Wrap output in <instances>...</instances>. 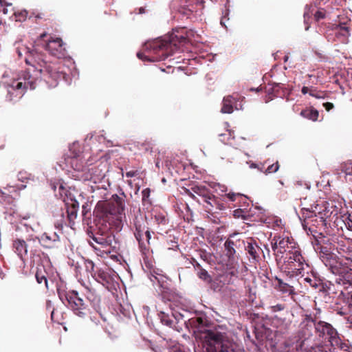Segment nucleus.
I'll return each mask as SVG.
<instances>
[{"label":"nucleus","mask_w":352,"mask_h":352,"mask_svg":"<svg viewBox=\"0 0 352 352\" xmlns=\"http://www.w3.org/2000/svg\"><path fill=\"white\" fill-rule=\"evenodd\" d=\"M138 175V170H130V171H127L126 173V176L127 177H135Z\"/></svg>","instance_id":"nucleus-62"},{"label":"nucleus","mask_w":352,"mask_h":352,"mask_svg":"<svg viewBox=\"0 0 352 352\" xmlns=\"http://www.w3.org/2000/svg\"><path fill=\"white\" fill-rule=\"evenodd\" d=\"M318 205L311 206L310 208L302 207L301 209L303 218L302 226L305 229L307 226L318 227L325 224V214L318 210ZM311 230V228H309Z\"/></svg>","instance_id":"nucleus-10"},{"label":"nucleus","mask_w":352,"mask_h":352,"mask_svg":"<svg viewBox=\"0 0 352 352\" xmlns=\"http://www.w3.org/2000/svg\"><path fill=\"white\" fill-rule=\"evenodd\" d=\"M300 115L305 118L316 121L318 118L319 113L316 109L311 107L302 110Z\"/></svg>","instance_id":"nucleus-33"},{"label":"nucleus","mask_w":352,"mask_h":352,"mask_svg":"<svg viewBox=\"0 0 352 352\" xmlns=\"http://www.w3.org/2000/svg\"><path fill=\"white\" fill-rule=\"evenodd\" d=\"M37 41L31 51H29V54L25 58L26 64L32 67V72L34 73L32 77H34L38 80V76L41 78L43 71V65L44 63V55L43 54V45L38 44Z\"/></svg>","instance_id":"nucleus-9"},{"label":"nucleus","mask_w":352,"mask_h":352,"mask_svg":"<svg viewBox=\"0 0 352 352\" xmlns=\"http://www.w3.org/2000/svg\"><path fill=\"white\" fill-rule=\"evenodd\" d=\"M323 106L327 111H329L334 107L333 104L331 102H324L323 104Z\"/></svg>","instance_id":"nucleus-58"},{"label":"nucleus","mask_w":352,"mask_h":352,"mask_svg":"<svg viewBox=\"0 0 352 352\" xmlns=\"http://www.w3.org/2000/svg\"><path fill=\"white\" fill-rule=\"evenodd\" d=\"M154 219L155 222L159 227L164 226L168 223V219H167L166 216L161 212L156 213L154 215Z\"/></svg>","instance_id":"nucleus-38"},{"label":"nucleus","mask_w":352,"mask_h":352,"mask_svg":"<svg viewBox=\"0 0 352 352\" xmlns=\"http://www.w3.org/2000/svg\"><path fill=\"white\" fill-rule=\"evenodd\" d=\"M146 232V229H145L144 231L140 232V235H134L136 240L138 241L140 251L144 255L148 254V244H145L144 241V235Z\"/></svg>","instance_id":"nucleus-32"},{"label":"nucleus","mask_w":352,"mask_h":352,"mask_svg":"<svg viewBox=\"0 0 352 352\" xmlns=\"http://www.w3.org/2000/svg\"><path fill=\"white\" fill-rule=\"evenodd\" d=\"M279 167L280 166L278 162H276V163L269 165L266 169L264 168L263 173H264L265 175L274 173L278 171Z\"/></svg>","instance_id":"nucleus-43"},{"label":"nucleus","mask_w":352,"mask_h":352,"mask_svg":"<svg viewBox=\"0 0 352 352\" xmlns=\"http://www.w3.org/2000/svg\"><path fill=\"white\" fill-rule=\"evenodd\" d=\"M188 41L186 36L173 34L168 38H157L146 43V47L149 48L156 56L153 57L156 60H164L175 51L178 50L180 46L184 45Z\"/></svg>","instance_id":"nucleus-4"},{"label":"nucleus","mask_w":352,"mask_h":352,"mask_svg":"<svg viewBox=\"0 0 352 352\" xmlns=\"http://www.w3.org/2000/svg\"><path fill=\"white\" fill-rule=\"evenodd\" d=\"M342 338L343 336L339 334V342L337 344H330V346L333 350L338 348L343 352H352V346L349 344V341L343 340Z\"/></svg>","instance_id":"nucleus-30"},{"label":"nucleus","mask_w":352,"mask_h":352,"mask_svg":"<svg viewBox=\"0 0 352 352\" xmlns=\"http://www.w3.org/2000/svg\"><path fill=\"white\" fill-rule=\"evenodd\" d=\"M300 338L296 342V349L297 351L301 352H332V347L330 344H316L315 346H311L310 347L306 346L305 344L302 349L299 346Z\"/></svg>","instance_id":"nucleus-20"},{"label":"nucleus","mask_w":352,"mask_h":352,"mask_svg":"<svg viewBox=\"0 0 352 352\" xmlns=\"http://www.w3.org/2000/svg\"><path fill=\"white\" fill-rule=\"evenodd\" d=\"M228 13H229V10L227 9L225 10V11L223 12V16L221 17V21H220L221 25L225 28H226V21L229 19L228 18L227 19V16L228 15Z\"/></svg>","instance_id":"nucleus-53"},{"label":"nucleus","mask_w":352,"mask_h":352,"mask_svg":"<svg viewBox=\"0 0 352 352\" xmlns=\"http://www.w3.org/2000/svg\"><path fill=\"white\" fill-rule=\"evenodd\" d=\"M335 38L341 43H347L350 36V23H340L332 29Z\"/></svg>","instance_id":"nucleus-14"},{"label":"nucleus","mask_w":352,"mask_h":352,"mask_svg":"<svg viewBox=\"0 0 352 352\" xmlns=\"http://www.w3.org/2000/svg\"><path fill=\"white\" fill-rule=\"evenodd\" d=\"M87 234L96 244L95 245L91 241L89 242V245L97 252L98 255L101 256L104 254L108 255L116 249L117 242L116 241L115 236L90 234V233H87Z\"/></svg>","instance_id":"nucleus-8"},{"label":"nucleus","mask_w":352,"mask_h":352,"mask_svg":"<svg viewBox=\"0 0 352 352\" xmlns=\"http://www.w3.org/2000/svg\"><path fill=\"white\" fill-rule=\"evenodd\" d=\"M65 298L67 301L68 307L76 315L82 317L87 314L88 306L82 298L79 296V294L76 291L70 290L67 292Z\"/></svg>","instance_id":"nucleus-12"},{"label":"nucleus","mask_w":352,"mask_h":352,"mask_svg":"<svg viewBox=\"0 0 352 352\" xmlns=\"http://www.w3.org/2000/svg\"><path fill=\"white\" fill-rule=\"evenodd\" d=\"M45 274L47 276L48 279L51 281L52 285H55L57 287L58 282L60 280V276L56 271V269L54 267L51 261L49 258H45Z\"/></svg>","instance_id":"nucleus-21"},{"label":"nucleus","mask_w":352,"mask_h":352,"mask_svg":"<svg viewBox=\"0 0 352 352\" xmlns=\"http://www.w3.org/2000/svg\"><path fill=\"white\" fill-rule=\"evenodd\" d=\"M50 210V213L52 214L50 219V222L55 228L61 229L65 221L64 212L62 207L54 206H52Z\"/></svg>","instance_id":"nucleus-18"},{"label":"nucleus","mask_w":352,"mask_h":352,"mask_svg":"<svg viewBox=\"0 0 352 352\" xmlns=\"http://www.w3.org/2000/svg\"><path fill=\"white\" fill-rule=\"evenodd\" d=\"M248 164H250V168H257L261 172L263 171L264 164H256V163H254V162H249Z\"/></svg>","instance_id":"nucleus-52"},{"label":"nucleus","mask_w":352,"mask_h":352,"mask_svg":"<svg viewBox=\"0 0 352 352\" xmlns=\"http://www.w3.org/2000/svg\"><path fill=\"white\" fill-rule=\"evenodd\" d=\"M340 169L346 175H352V160H348L342 163L340 166Z\"/></svg>","instance_id":"nucleus-39"},{"label":"nucleus","mask_w":352,"mask_h":352,"mask_svg":"<svg viewBox=\"0 0 352 352\" xmlns=\"http://www.w3.org/2000/svg\"><path fill=\"white\" fill-rule=\"evenodd\" d=\"M204 342L207 352H236L234 343L225 333L217 330L206 331Z\"/></svg>","instance_id":"nucleus-6"},{"label":"nucleus","mask_w":352,"mask_h":352,"mask_svg":"<svg viewBox=\"0 0 352 352\" xmlns=\"http://www.w3.org/2000/svg\"><path fill=\"white\" fill-rule=\"evenodd\" d=\"M94 267H95V265H94L93 261H87L86 262V267L87 269H90V271H91V273H93L95 271L94 270Z\"/></svg>","instance_id":"nucleus-57"},{"label":"nucleus","mask_w":352,"mask_h":352,"mask_svg":"<svg viewBox=\"0 0 352 352\" xmlns=\"http://www.w3.org/2000/svg\"><path fill=\"white\" fill-rule=\"evenodd\" d=\"M30 69H28L23 74V79L24 82H13L12 85L7 86V95L6 99L10 102H16L24 95L26 89L29 87L30 89H34L36 87V80L32 77L30 73Z\"/></svg>","instance_id":"nucleus-7"},{"label":"nucleus","mask_w":352,"mask_h":352,"mask_svg":"<svg viewBox=\"0 0 352 352\" xmlns=\"http://www.w3.org/2000/svg\"><path fill=\"white\" fill-rule=\"evenodd\" d=\"M28 12L26 10H22L14 13L16 21H22L25 20Z\"/></svg>","instance_id":"nucleus-47"},{"label":"nucleus","mask_w":352,"mask_h":352,"mask_svg":"<svg viewBox=\"0 0 352 352\" xmlns=\"http://www.w3.org/2000/svg\"><path fill=\"white\" fill-rule=\"evenodd\" d=\"M12 245L14 252L20 257L21 259L23 260L24 257L26 256L28 254V248L25 241L22 239H16L14 241Z\"/></svg>","instance_id":"nucleus-24"},{"label":"nucleus","mask_w":352,"mask_h":352,"mask_svg":"<svg viewBox=\"0 0 352 352\" xmlns=\"http://www.w3.org/2000/svg\"><path fill=\"white\" fill-rule=\"evenodd\" d=\"M91 275L96 281L102 285L109 283V275L102 270H97L91 273Z\"/></svg>","instance_id":"nucleus-29"},{"label":"nucleus","mask_w":352,"mask_h":352,"mask_svg":"<svg viewBox=\"0 0 352 352\" xmlns=\"http://www.w3.org/2000/svg\"><path fill=\"white\" fill-rule=\"evenodd\" d=\"M151 239V232L149 230V228H147L146 232H145V235H144V241H145V244H148V254L149 253V250H150V239Z\"/></svg>","instance_id":"nucleus-51"},{"label":"nucleus","mask_w":352,"mask_h":352,"mask_svg":"<svg viewBox=\"0 0 352 352\" xmlns=\"http://www.w3.org/2000/svg\"><path fill=\"white\" fill-rule=\"evenodd\" d=\"M197 252L200 258H201L204 261H208V260L210 258V255L205 250H199Z\"/></svg>","instance_id":"nucleus-48"},{"label":"nucleus","mask_w":352,"mask_h":352,"mask_svg":"<svg viewBox=\"0 0 352 352\" xmlns=\"http://www.w3.org/2000/svg\"><path fill=\"white\" fill-rule=\"evenodd\" d=\"M305 280L309 283L311 287H316L317 285L315 283H313L314 280H313L311 278L307 277L305 278Z\"/></svg>","instance_id":"nucleus-63"},{"label":"nucleus","mask_w":352,"mask_h":352,"mask_svg":"<svg viewBox=\"0 0 352 352\" xmlns=\"http://www.w3.org/2000/svg\"><path fill=\"white\" fill-rule=\"evenodd\" d=\"M45 50L58 58L64 56L65 48L63 47V41L60 38L48 39L47 43H45Z\"/></svg>","instance_id":"nucleus-15"},{"label":"nucleus","mask_w":352,"mask_h":352,"mask_svg":"<svg viewBox=\"0 0 352 352\" xmlns=\"http://www.w3.org/2000/svg\"><path fill=\"white\" fill-rule=\"evenodd\" d=\"M124 199L118 195H113L110 199L99 201L95 208L94 213L98 218L94 231L89 230L90 234L114 236L111 231L110 221H121L122 215H124Z\"/></svg>","instance_id":"nucleus-3"},{"label":"nucleus","mask_w":352,"mask_h":352,"mask_svg":"<svg viewBox=\"0 0 352 352\" xmlns=\"http://www.w3.org/2000/svg\"><path fill=\"white\" fill-rule=\"evenodd\" d=\"M346 325L347 328L352 330V315L348 317Z\"/></svg>","instance_id":"nucleus-61"},{"label":"nucleus","mask_w":352,"mask_h":352,"mask_svg":"<svg viewBox=\"0 0 352 352\" xmlns=\"http://www.w3.org/2000/svg\"><path fill=\"white\" fill-rule=\"evenodd\" d=\"M159 317H160L161 322L163 324L166 325L167 327H173V320L170 318V316L168 314H166L164 312L161 311L159 314Z\"/></svg>","instance_id":"nucleus-41"},{"label":"nucleus","mask_w":352,"mask_h":352,"mask_svg":"<svg viewBox=\"0 0 352 352\" xmlns=\"http://www.w3.org/2000/svg\"><path fill=\"white\" fill-rule=\"evenodd\" d=\"M150 195L151 190L149 188H146L142 191V202L144 206H151L152 205Z\"/></svg>","instance_id":"nucleus-40"},{"label":"nucleus","mask_w":352,"mask_h":352,"mask_svg":"<svg viewBox=\"0 0 352 352\" xmlns=\"http://www.w3.org/2000/svg\"><path fill=\"white\" fill-rule=\"evenodd\" d=\"M278 243H279V254L283 255L288 250H291L292 248H296V243L293 239H289L288 236H283L281 235H277Z\"/></svg>","instance_id":"nucleus-19"},{"label":"nucleus","mask_w":352,"mask_h":352,"mask_svg":"<svg viewBox=\"0 0 352 352\" xmlns=\"http://www.w3.org/2000/svg\"><path fill=\"white\" fill-rule=\"evenodd\" d=\"M325 96V94L324 91H318L316 92L315 95H314V98H324Z\"/></svg>","instance_id":"nucleus-59"},{"label":"nucleus","mask_w":352,"mask_h":352,"mask_svg":"<svg viewBox=\"0 0 352 352\" xmlns=\"http://www.w3.org/2000/svg\"><path fill=\"white\" fill-rule=\"evenodd\" d=\"M277 287L283 294H288L289 295H294L296 292L293 286L283 282L281 279L276 278Z\"/></svg>","instance_id":"nucleus-28"},{"label":"nucleus","mask_w":352,"mask_h":352,"mask_svg":"<svg viewBox=\"0 0 352 352\" xmlns=\"http://www.w3.org/2000/svg\"><path fill=\"white\" fill-rule=\"evenodd\" d=\"M63 64L58 60L56 63H45V82L50 87L57 85L58 81L65 78Z\"/></svg>","instance_id":"nucleus-11"},{"label":"nucleus","mask_w":352,"mask_h":352,"mask_svg":"<svg viewBox=\"0 0 352 352\" xmlns=\"http://www.w3.org/2000/svg\"><path fill=\"white\" fill-rule=\"evenodd\" d=\"M172 315L177 322L184 319V315L179 312H173Z\"/></svg>","instance_id":"nucleus-55"},{"label":"nucleus","mask_w":352,"mask_h":352,"mask_svg":"<svg viewBox=\"0 0 352 352\" xmlns=\"http://www.w3.org/2000/svg\"><path fill=\"white\" fill-rule=\"evenodd\" d=\"M36 278L38 283H41L43 280H44V274L42 272V268H37V271L36 272Z\"/></svg>","instance_id":"nucleus-50"},{"label":"nucleus","mask_w":352,"mask_h":352,"mask_svg":"<svg viewBox=\"0 0 352 352\" xmlns=\"http://www.w3.org/2000/svg\"><path fill=\"white\" fill-rule=\"evenodd\" d=\"M85 295L94 309H97L100 303V296L94 289L86 287Z\"/></svg>","instance_id":"nucleus-25"},{"label":"nucleus","mask_w":352,"mask_h":352,"mask_svg":"<svg viewBox=\"0 0 352 352\" xmlns=\"http://www.w3.org/2000/svg\"><path fill=\"white\" fill-rule=\"evenodd\" d=\"M232 212L234 218H241L244 220H248L252 217V210L247 208H238L233 210Z\"/></svg>","instance_id":"nucleus-35"},{"label":"nucleus","mask_w":352,"mask_h":352,"mask_svg":"<svg viewBox=\"0 0 352 352\" xmlns=\"http://www.w3.org/2000/svg\"><path fill=\"white\" fill-rule=\"evenodd\" d=\"M192 190L197 195L201 197L204 200L208 198L209 195L211 193L210 190L205 186H192Z\"/></svg>","instance_id":"nucleus-36"},{"label":"nucleus","mask_w":352,"mask_h":352,"mask_svg":"<svg viewBox=\"0 0 352 352\" xmlns=\"http://www.w3.org/2000/svg\"><path fill=\"white\" fill-rule=\"evenodd\" d=\"M226 196L231 201H238L239 206H248V197L241 193L229 192L226 194Z\"/></svg>","instance_id":"nucleus-26"},{"label":"nucleus","mask_w":352,"mask_h":352,"mask_svg":"<svg viewBox=\"0 0 352 352\" xmlns=\"http://www.w3.org/2000/svg\"><path fill=\"white\" fill-rule=\"evenodd\" d=\"M78 209V202L73 201L69 206H67V213L69 226L71 228L74 229L75 219L77 217V212Z\"/></svg>","instance_id":"nucleus-22"},{"label":"nucleus","mask_w":352,"mask_h":352,"mask_svg":"<svg viewBox=\"0 0 352 352\" xmlns=\"http://www.w3.org/2000/svg\"><path fill=\"white\" fill-rule=\"evenodd\" d=\"M342 221L346 226V228L352 231V214H344L342 216Z\"/></svg>","instance_id":"nucleus-45"},{"label":"nucleus","mask_w":352,"mask_h":352,"mask_svg":"<svg viewBox=\"0 0 352 352\" xmlns=\"http://www.w3.org/2000/svg\"><path fill=\"white\" fill-rule=\"evenodd\" d=\"M245 250L248 255L249 261L252 263H257L261 261V256L265 258L266 256L258 243L252 238H249L245 244Z\"/></svg>","instance_id":"nucleus-13"},{"label":"nucleus","mask_w":352,"mask_h":352,"mask_svg":"<svg viewBox=\"0 0 352 352\" xmlns=\"http://www.w3.org/2000/svg\"><path fill=\"white\" fill-rule=\"evenodd\" d=\"M236 100L231 96L223 98L221 107V112L223 113H231L233 112V105Z\"/></svg>","instance_id":"nucleus-27"},{"label":"nucleus","mask_w":352,"mask_h":352,"mask_svg":"<svg viewBox=\"0 0 352 352\" xmlns=\"http://www.w3.org/2000/svg\"><path fill=\"white\" fill-rule=\"evenodd\" d=\"M276 263L283 272L294 276L300 274L304 270L305 259L301 254L300 248L296 246L288 250Z\"/></svg>","instance_id":"nucleus-5"},{"label":"nucleus","mask_w":352,"mask_h":352,"mask_svg":"<svg viewBox=\"0 0 352 352\" xmlns=\"http://www.w3.org/2000/svg\"><path fill=\"white\" fill-rule=\"evenodd\" d=\"M206 319L202 316H195L188 320V324L192 328L199 329L206 325Z\"/></svg>","instance_id":"nucleus-31"},{"label":"nucleus","mask_w":352,"mask_h":352,"mask_svg":"<svg viewBox=\"0 0 352 352\" xmlns=\"http://www.w3.org/2000/svg\"><path fill=\"white\" fill-rule=\"evenodd\" d=\"M224 247L226 255L229 258V259H233L236 254L235 243L230 239H227L224 243Z\"/></svg>","instance_id":"nucleus-34"},{"label":"nucleus","mask_w":352,"mask_h":352,"mask_svg":"<svg viewBox=\"0 0 352 352\" xmlns=\"http://www.w3.org/2000/svg\"><path fill=\"white\" fill-rule=\"evenodd\" d=\"M191 263L192 264V265L194 266V267L195 268H198V269H201L202 268L201 265L195 259V258H192V262Z\"/></svg>","instance_id":"nucleus-64"},{"label":"nucleus","mask_w":352,"mask_h":352,"mask_svg":"<svg viewBox=\"0 0 352 352\" xmlns=\"http://www.w3.org/2000/svg\"><path fill=\"white\" fill-rule=\"evenodd\" d=\"M219 198L216 197L212 192L209 195L208 198H206V200H204L207 204L210 206L212 208H215L217 201Z\"/></svg>","instance_id":"nucleus-46"},{"label":"nucleus","mask_w":352,"mask_h":352,"mask_svg":"<svg viewBox=\"0 0 352 352\" xmlns=\"http://www.w3.org/2000/svg\"><path fill=\"white\" fill-rule=\"evenodd\" d=\"M336 250L341 257L330 252L327 247H321L320 258L330 271L338 276L336 283L340 285L352 284V241L339 239Z\"/></svg>","instance_id":"nucleus-1"},{"label":"nucleus","mask_w":352,"mask_h":352,"mask_svg":"<svg viewBox=\"0 0 352 352\" xmlns=\"http://www.w3.org/2000/svg\"><path fill=\"white\" fill-rule=\"evenodd\" d=\"M18 180L22 183L28 184L30 182H32L33 179L30 177V174L26 171H20L17 175Z\"/></svg>","instance_id":"nucleus-42"},{"label":"nucleus","mask_w":352,"mask_h":352,"mask_svg":"<svg viewBox=\"0 0 352 352\" xmlns=\"http://www.w3.org/2000/svg\"><path fill=\"white\" fill-rule=\"evenodd\" d=\"M271 246H272V249L274 252L276 261L277 262V261L280 260L281 257L283 256L282 255H280V254H279V243H278L277 235H275L271 239Z\"/></svg>","instance_id":"nucleus-37"},{"label":"nucleus","mask_w":352,"mask_h":352,"mask_svg":"<svg viewBox=\"0 0 352 352\" xmlns=\"http://www.w3.org/2000/svg\"><path fill=\"white\" fill-rule=\"evenodd\" d=\"M184 191H185V193L186 195H188L189 197H190L192 199H193L194 200H196L198 201V200L197 199V197L196 196L194 195L195 194V192H192V187L190 188V189H188V188H185L184 189Z\"/></svg>","instance_id":"nucleus-56"},{"label":"nucleus","mask_w":352,"mask_h":352,"mask_svg":"<svg viewBox=\"0 0 352 352\" xmlns=\"http://www.w3.org/2000/svg\"><path fill=\"white\" fill-rule=\"evenodd\" d=\"M50 187L56 197L65 201V198L68 197L69 192L67 189V185L64 181L62 179L51 181Z\"/></svg>","instance_id":"nucleus-16"},{"label":"nucleus","mask_w":352,"mask_h":352,"mask_svg":"<svg viewBox=\"0 0 352 352\" xmlns=\"http://www.w3.org/2000/svg\"><path fill=\"white\" fill-rule=\"evenodd\" d=\"M298 336L300 338L299 346L303 349L305 342L307 340H318L337 344L339 342V333L330 323L321 320L316 314H306L299 324Z\"/></svg>","instance_id":"nucleus-2"},{"label":"nucleus","mask_w":352,"mask_h":352,"mask_svg":"<svg viewBox=\"0 0 352 352\" xmlns=\"http://www.w3.org/2000/svg\"><path fill=\"white\" fill-rule=\"evenodd\" d=\"M146 219L141 214L137 215L134 217L133 221V233L134 235H140L139 232L144 231L145 229L148 228Z\"/></svg>","instance_id":"nucleus-23"},{"label":"nucleus","mask_w":352,"mask_h":352,"mask_svg":"<svg viewBox=\"0 0 352 352\" xmlns=\"http://www.w3.org/2000/svg\"><path fill=\"white\" fill-rule=\"evenodd\" d=\"M325 16L324 11V10H318L314 14V17L316 21H319L322 19H324Z\"/></svg>","instance_id":"nucleus-54"},{"label":"nucleus","mask_w":352,"mask_h":352,"mask_svg":"<svg viewBox=\"0 0 352 352\" xmlns=\"http://www.w3.org/2000/svg\"><path fill=\"white\" fill-rule=\"evenodd\" d=\"M215 208H216L217 209H219V210H224V209L226 208V206H225V205H224L223 203H221V202L219 201V199H218V201H217V204H216Z\"/></svg>","instance_id":"nucleus-60"},{"label":"nucleus","mask_w":352,"mask_h":352,"mask_svg":"<svg viewBox=\"0 0 352 352\" xmlns=\"http://www.w3.org/2000/svg\"><path fill=\"white\" fill-rule=\"evenodd\" d=\"M197 276L200 279L207 282H210L212 280V278L208 272L203 268L199 269V272H198Z\"/></svg>","instance_id":"nucleus-44"},{"label":"nucleus","mask_w":352,"mask_h":352,"mask_svg":"<svg viewBox=\"0 0 352 352\" xmlns=\"http://www.w3.org/2000/svg\"><path fill=\"white\" fill-rule=\"evenodd\" d=\"M91 205L88 203H85L82 206V215L84 217H88L87 214L90 215Z\"/></svg>","instance_id":"nucleus-49"},{"label":"nucleus","mask_w":352,"mask_h":352,"mask_svg":"<svg viewBox=\"0 0 352 352\" xmlns=\"http://www.w3.org/2000/svg\"><path fill=\"white\" fill-rule=\"evenodd\" d=\"M283 85L280 83H269L265 87L266 96L265 102L267 103L272 100L275 97H281L284 95Z\"/></svg>","instance_id":"nucleus-17"}]
</instances>
